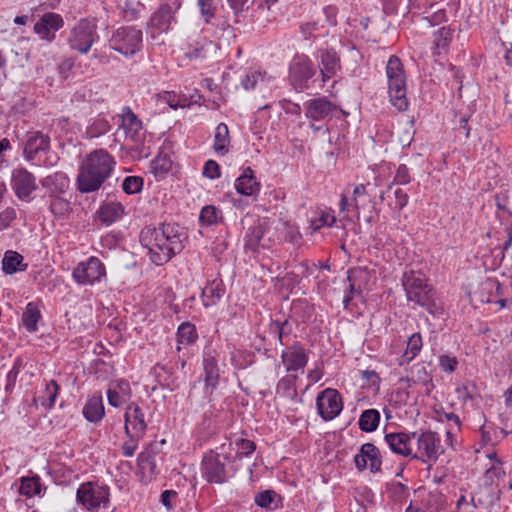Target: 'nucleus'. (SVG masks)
Returning <instances> with one entry per match:
<instances>
[{"instance_id": "774afa93", "label": "nucleus", "mask_w": 512, "mask_h": 512, "mask_svg": "<svg viewBox=\"0 0 512 512\" xmlns=\"http://www.w3.org/2000/svg\"><path fill=\"white\" fill-rule=\"evenodd\" d=\"M202 174L204 177L211 180L219 178L221 176V169L219 164L211 159L206 161L203 167Z\"/></svg>"}, {"instance_id": "603ef678", "label": "nucleus", "mask_w": 512, "mask_h": 512, "mask_svg": "<svg viewBox=\"0 0 512 512\" xmlns=\"http://www.w3.org/2000/svg\"><path fill=\"white\" fill-rule=\"evenodd\" d=\"M452 33L453 30L450 28V26H443L436 30L433 34V44L435 49L443 50L448 48L452 40Z\"/></svg>"}, {"instance_id": "e433bc0d", "label": "nucleus", "mask_w": 512, "mask_h": 512, "mask_svg": "<svg viewBox=\"0 0 512 512\" xmlns=\"http://www.w3.org/2000/svg\"><path fill=\"white\" fill-rule=\"evenodd\" d=\"M172 163L169 154L160 152L151 162V172L157 180H162L171 170Z\"/></svg>"}, {"instance_id": "5701e85b", "label": "nucleus", "mask_w": 512, "mask_h": 512, "mask_svg": "<svg viewBox=\"0 0 512 512\" xmlns=\"http://www.w3.org/2000/svg\"><path fill=\"white\" fill-rule=\"evenodd\" d=\"M50 136L42 131H29L23 149V155L27 161H34L40 152L50 149Z\"/></svg>"}, {"instance_id": "393cba45", "label": "nucleus", "mask_w": 512, "mask_h": 512, "mask_svg": "<svg viewBox=\"0 0 512 512\" xmlns=\"http://www.w3.org/2000/svg\"><path fill=\"white\" fill-rule=\"evenodd\" d=\"M412 439L411 433L407 432L386 433L384 436L385 442L393 453L411 458L414 455L411 447Z\"/></svg>"}, {"instance_id": "052dcab7", "label": "nucleus", "mask_w": 512, "mask_h": 512, "mask_svg": "<svg viewBox=\"0 0 512 512\" xmlns=\"http://www.w3.org/2000/svg\"><path fill=\"white\" fill-rule=\"evenodd\" d=\"M439 367L445 373H454L457 368L459 361L456 356L450 354H442L438 357Z\"/></svg>"}, {"instance_id": "49530a36", "label": "nucleus", "mask_w": 512, "mask_h": 512, "mask_svg": "<svg viewBox=\"0 0 512 512\" xmlns=\"http://www.w3.org/2000/svg\"><path fill=\"white\" fill-rule=\"evenodd\" d=\"M412 379L406 378V381L408 382V385H410V382L413 383H421L425 386H431L433 387L432 382V376L430 371H428L427 367L424 365V363H417L412 367Z\"/></svg>"}, {"instance_id": "69168bd1", "label": "nucleus", "mask_w": 512, "mask_h": 512, "mask_svg": "<svg viewBox=\"0 0 512 512\" xmlns=\"http://www.w3.org/2000/svg\"><path fill=\"white\" fill-rule=\"evenodd\" d=\"M263 80L264 76L260 71H250L242 78L241 85L245 90H252Z\"/></svg>"}, {"instance_id": "7c9ffc66", "label": "nucleus", "mask_w": 512, "mask_h": 512, "mask_svg": "<svg viewBox=\"0 0 512 512\" xmlns=\"http://www.w3.org/2000/svg\"><path fill=\"white\" fill-rule=\"evenodd\" d=\"M84 418L91 423H97L102 420L105 414L103 399L101 395L90 397L83 407Z\"/></svg>"}, {"instance_id": "473e14b6", "label": "nucleus", "mask_w": 512, "mask_h": 512, "mask_svg": "<svg viewBox=\"0 0 512 512\" xmlns=\"http://www.w3.org/2000/svg\"><path fill=\"white\" fill-rule=\"evenodd\" d=\"M230 142L228 126L225 123H219L214 133V152L219 156L226 155L229 152Z\"/></svg>"}, {"instance_id": "20e7f679", "label": "nucleus", "mask_w": 512, "mask_h": 512, "mask_svg": "<svg viewBox=\"0 0 512 512\" xmlns=\"http://www.w3.org/2000/svg\"><path fill=\"white\" fill-rule=\"evenodd\" d=\"M401 281L409 302L425 309L432 316L443 314V303L437 291L419 274L412 270L405 272Z\"/></svg>"}, {"instance_id": "4468645a", "label": "nucleus", "mask_w": 512, "mask_h": 512, "mask_svg": "<svg viewBox=\"0 0 512 512\" xmlns=\"http://www.w3.org/2000/svg\"><path fill=\"white\" fill-rule=\"evenodd\" d=\"M355 467L362 472L369 468L372 474L382 471V455L379 448L370 442L364 443L359 449V453L354 456Z\"/></svg>"}, {"instance_id": "4d7b16f0", "label": "nucleus", "mask_w": 512, "mask_h": 512, "mask_svg": "<svg viewBox=\"0 0 512 512\" xmlns=\"http://www.w3.org/2000/svg\"><path fill=\"white\" fill-rule=\"evenodd\" d=\"M144 180L140 176H127L122 182V189L126 194L133 195L141 192Z\"/></svg>"}, {"instance_id": "412c9836", "label": "nucleus", "mask_w": 512, "mask_h": 512, "mask_svg": "<svg viewBox=\"0 0 512 512\" xmlns=\"http://www.w3.org/2000/svg\"><path fill=\"white\" fill-rule=\"evenodd\" d=\"M337 106L326 96H320L308 100L305 103V117L311 122L323 121L331 118Z\"/></svg>"}, {"instance_id": "79ce46f5", "label": "nucleus", "mask_w": 512, "mask_h": 512, "mask_svg": "<svg viewBox=\"0 0 512 512\" xmlns=\"http://www.w3.org/2000/svg\"><path fill=\"white\" fill-rule=\"evenodd\" d=\"M296 380L297 375L282 377L277 383L276 393L287 399H295L297 397Z\"/></svg>"}, {"instance_id": "4c0bfd02", "label": "nucleus", "mask_w": 512, "mask_h": 512, "mask_svg": "<svg viewBox=\"0 0 512 512\" xmlns=\"http://www.w3.org/2000/svg\"><path fill=\"white\" fill-rule=\"evenodd\" d=\"M223 219L222 211L214 205L204 206L199 214V224L202 227L218 225Z\"/></svg>"}, {"instance_id": "0eeeda50", "label": "nucleus", "mask_w": 512, "mask_h": 512, "mask_svg": "<svg viewBox=\"0 0 512 512\" xmlns=\"http://www.w3.org/2000/svg\"><path fill=\"white\" fill-rule=\"evenodd\" d=\"M76 501L88 511L107 508L110 503V488L98 481L84 482L77 489Z\"/></svg>"}, {"instance_id": "6e6552de", "label": "nucleus", "mask_w": 512, "mask_h": 512, "mask_svg": "<svg viewBox=\"0 0 512 512\" xmlns=\"http://www.w3.org/2000/svg\"><path fill=\"white\" fill-rule=\"evenodd\" d=\"M99 38L96 20L94 18H82L72 28L68 44L72 50L86 54Z\"/></svg>"}, {"instance_id": "f8f14e48", "label": "nucleus", "mask_w": 512, "mask_h": 512, "mask_svg": "<svg viewBox=\"0 0 512 512\" xmlns=\"http://www.w3.org/2000/svg\"><path fill=\"white\" fill-rule=\"evenodd\" d=\"M72 275L79 285L92 286L106 277V268L99 258L91 256L86 261L80 262Z\"/></svg>"}, {"instance_id": "b1692460", "label": "nucleus", "mask_w": 512, "mask_h": 512, "mask_svg": "<svg viewBox=\"0 0 512 512\" xmlns=\"http://www.w3.org/2000/svg\"><path fill=\"white\" fill-rule=\"evenodd\" d=\"M40 184L45 189V195L51 198L64 195L70 186V179L66 173L57 171L42 178Z\"/></svg>"}, {"instance_id": "0e129e2a", "label": "nucleus", "mask_w": 512, "mask_h": 512, "mask_svg": "<svg viewBox=\"0 0 512 512\" xmlns=\"http://www.w3.org/2000/svg\"><path fill=\"white\" fill-rule=\"evenodd\" d=\"M275 495L276 493L273 490H265L257 493L254 501L259 507L271 510L273 509L271 505L274 501Z\"/></svg>"}, {"instance_id": "f3484780", "label": "nucleus", "mask_w": 512, "mask_h": 512, "mask_svg": "<svg viewBox=\"0 0 512 512\" xmlns=\"http://www.w3.org/2000/svg\"><path fill=\"white\" fill-rule=\"evenodd\" d=\"M11 187L17 198L22 201L30 199L31 194L38 188L36 177L24 167L13 169Z\"/></svg>"}, {"instance_id": "13d9d810", "label": "nucleus", "mask_w": 512, "mask_h": 512, "mask_svg": "<svg viewBox=\"0 0 512 512\" xmlns=\"http://www.w3.org/2000/svg\"><path fill=\"white\" fill-rule=\"evenodd\" d=\"M411 174L409 168L405 164H401L398 166L393 182L390 183L387 187V190H392L395 184L397 185H407L411 182Z\"/></svg>"}, {"instance_id": "72a5a7b5", "label": "nucleus", "mask_w": 512, "mask_h": 512, "mask_svg": "<svg viewBox=\"0 0 512 512\" xmlns=\"http://www.w3.org/2000/svg\"><path fill=\"white\" fill-rule=\"evenodd\" d=\"M125 208L124 206L119 202H108L103 204L98 213H99V219L102 223L106 225H110L119 219L122 218L124 215Z\"/></svg>"}, {"instance_id": "e2e57ef3", "label": "nucleus", "mask_w": 512, "mask_h": 512, "mask_svg": "<svg viewBox=\"0 0 512 512\" xmlns=\"http://www.w3.org/2000/svg\"><path fill=\"white\" fill-rule=\"evenodd\" d=\"M496 206L499 210L512 215V194L509 191H501L495 196Z\"/></svg>"}, {"instance_id": "a211bd4d", "label": "nucleus", "mask_w": 512, "mask_h": 512, "mask_svg": "<svg viewBox=\"0 0 512 512\" xmlns=\"http://www.w3.org/2000/svg\"><path fill=\"white\" fill-rule=\"evenodd\" d=\"M203 381L204 391L211 395L218 387L220 381V369L215 350L205 351L203 354Z\"/></svg>"}, {"instance_id": "423d86ee", "label": "nucleus", "mask_w": 512, "mask_h": 512, "mask_svg": "<svg viewBox=\"0 0 512 512\" xmlns=\"http://www.w3.org/2000/svg\"><path fill=\"white\" fill-rule=\"evenodd\" d=\"M316 74V65L306 54H296L289 63L288 82L298 93L311 87Z\"/></svg>"}, {"instance_id": "9d476101", "label": "nucleus", "mask_w": 512, "mask_h": 512, "mask_svg": "<svg viewBox=\"0 0 512 512\" xmlns=\"http://www.w3.org/2000/svg\"><path fill=\"white\" fill-rule=\"evenodd\" d=\"M413 439L417 442V453L412 459L420 460L423 463H435L443 453V447L439 435L431 430L411 432Z\"/></svg>"}, {"instance_id": "9b49d317", "label": "nucleus", "mask_w": 512, "mask_h": 512, "mask_svg": "<svg viewBox=\"0 0 512 512\" xmlns=\"http://www.w3.org/2000/svg\"><path fill=\"white\" fill-rule=\"evenodd\" d=\"M315 60L322 85L336 77L342 70L340 54L334 48L317 49Z\"/></svg>"}, {"instance_id": "ddd939ff", "label": "nucleus", "mask_w": 512, "mask_h": 512, "mask_svg": "<svg viewBox=\"0 0 512 512\" xmlns=\"http://www.w3.org/2000/svg\"><path fill=\"white\" fill-rule=\"evenodd\" d=\"M316 407L319 416L324 421L335 419L343 409L341 394L334 388H326L316 398Z\"/></svg>"}, {"instance_id": "338daca9", "label": "nucleus", "mask_w": 512, "mask_h": 512, "mask_svg": "<svg viewBox=\"0 0 512 512\" xmlns=\"http://www.w3.org/2000/svg\"><path fill=\"white\" fill-rule=\"evenodd\" d=\"M469 116H461L458 124L455 126V135L459 140L466 141L470 136L471 128L468 124Z\"/></svg>"}, {"instance_id": "f257e3e1", "label": "nucleus", "mask_w": 512, "mask_h": 512, "mask_svg": "<svg viewBox=\"0 0 512 512\" xmlns=\"http://www.w3.org/2000/svg\"><path fill=\"white\" fill-rule=\"evenodd\" d=\"M187 239L185 227L174 222L161 223L158 227L145 226L140 232V242L148 249L150 260L157 266L166 264L180 254Z\"/></svg>"}, {"instance_id": "cd10ccee", "label": "nucleus", "mask_w": 512, "mask_h": 512, "mask_svg": "<svg viewBox=\"0 0 512 512\" xmlns=\"http://www.w3.org/2000/svg\"><path fill=\"white\" fill-rule=\"evenodd\" d=\"M259 188L260 184L256 181L251 167H246L235 182V189L241 195L252 196Z\"/></svg>"}, {"instance_id": "58836bf2", "label": "nucleus", "mask_w": 512, "mask_h": 512, "mask_svg": "<svg viewBox=\"0 0 512 512\" xmlns=\"http://www.w3.org/2000/svg\"><path fill=\"white\" fill-rule=\"evenodd\" d=\"M177 350H181L182 344L191 345L194 344L198 339L197 330L194 324L190 322H183L179 325L177 329Z\"/></svg>"}, {"instance_id": "c85d7f7f", "label": "nucleus", "mask_w": 512, "mask_h": 512, "mask_svg": "<svg viewBox=\"0 0 512 512\" xmlns=\"http://www.w3.org/2000/svg\"><path fill=\"white\" fill-rule=\"evenodd\" d=\"M265 231V219L258 220L253 226L249 227L245 234V249L256 252L259 248H263Z\"/></svg>"}, {"instance_id": "aec40b11", "label": "nucleus", "mask_w": 512, "mask_h": 512, "mask_svg": "<svg viewBox=\"0 0 512 512\" xmlns=\"http://www.w3.org/2000/svg\"><path fill=\"white\" fill-rule=\"evenodd\" d=\"M124 419L126 435H133L134 438L144 437L147 430V423L145 421V414L138 404L130 403L127 406Z\"/></svg>"}, {"instance_id": "09e8293b", "label": "nucleus", "mask_w": 512, "mask_h": 512, "mask_svg": "<svg viewBox=\"0 0 512 512\" xmlns=\"http://www.w3.org/2000/svg\"><path fill=\"white\" fill-rule=\"evenodd\" d=\"M269 330L271 333L276 334L278 337V342L281 345H284V339L291 335L293 327L288 319H275L271 321Z\"/></svg>"}, {"instance_id": "bb28decb", "label": "nucleus", "mask_w": 512, "mask_h": 512, "mask_svg": "<svg viewBox=\"0 0 512 512\" xmlns=\"http://www.w3.org/2000/svg\"><path fill=\"white\" fill-rule=\"evenodd\" d=\"M225 292L226 288L221 278H215L211 281H208L201 294L203 305L206 308L217 305L224 296Z\"/></svg>"}, {"instance_id": "6ab92c4d", "label": "nucleus", "mask_w": 512, "mask_h": 512, "mask_svg": "<svg viewBox=\"0 0 512 512\" xmlns=\"http://www.w3.org/2000/svg\"><path fill=\"white\" fill-rule=\"evenodd\" d=\"M64 25V20L60 14L54 12L44 13L34 24L33 30L40 37L49 43L56 38V32Z\"/></svg>"}, {"instance_id": "f03ea898", "label": "nucleus", "mask_w": 512, "mask_h": 512, "mask_svg": "<svg viewBox=\"0 0 512 512\" xmlns=\"http://www.w3.org/2000/svg\"><path fill=\"white\" fill-rule=\"evenodd\" d=\"M115 166V158L106 149L99 148L90 152L79 167L76 179L78 191L88 194L99 190L111 177Z\"/></svg>"}, {"instance_id": "39448f33", "label": "nucleus", "mask_w": 512, "mask_h": 512, "mask_svg": "<svg viewBox=\"0 0 512 512\" xmlns=\"http://www.w3.org/2000/svg\"><path fill=\"white\" fill-rule=\"evenodd\" d=\"M386 75L388 78V92L392 105L399 111H405L408 108V99L406 97V75L401 59L396 55H391L386 66Z\"/></svg>"}, {"instance_id": "a18cd8bd", "label": "nucleus", "mask_w": 512, "mask_h": 512, "mask_svg": "<svg viewBox=\"0 0 512 512\" xmlns=\"http://www.w3.org/2000/svg\"><path fill=\"white\" fill-rule=\"evenodd\" d=\"M423 347L422 335L419 332L413 333L407 340L406 350L403 358L407 363L416 358Z\"/></svg>"}, {"instance_id": "bf43d9fd", "label": "nucleus", "mask_w": 512, "mask_h": 512, "mask_svg": "<svg viewBox=\"0 0 512 512\" xmlns=\"http://www.w3.org/2000/svg\"><path fill=\"white\" fill-rule=\"evenodd\" d=\"M197 6L205 23L209 24L215 17L216 6L213 0H197Z\"/></svg>"}, {"instance_id": "3c124183", "label": "nucleus", "mask_w": 512, "mask_h": 512, "mask_svg": "<svg viewBox=\"0 0 512 512\" xmlns=\"http://www.w3.org/2000/svg\"><path fill=\"white\" fill-rule=\"evenodd\" d=\"M60 387L55 380H50L43 391V394L40 396L41 405L47 409H50L55 404V400L58 396Z\"/></svg>"}, {"instance_id": "de8ad7c7", "label": "nucleus", "mask_w": 512, "mask_h": 512, "mask_svg": "<svg viewBox=\"0 0 512 512\" xmlns=\"http://www.w3.org/2000/svg\"><path fill=\"white\" fill-rule=\"evenodd\" d=\"M210 45L211 43L206 38L190 43L185 51V57L190 60L204 59L207 56V49Z\"/></svg>"}, {"instance_id": "a19ab883", "label": "nucleus", "mask_w": 512, "mask_h": 512, "mask_svg": "<svg viewBox=\"0 0 512 512\" xmlns=\"http://www.w3.org/2000/svg\"><path fill=\"white\" fill-rule=\"evenodd\" d=\"M111 129V124L107 118H105L102 115H98L97 117L93 118L89 125L86 128V137L87 138H98L107 132H109Z\"/></svg>"}, {"instance_id": "ea45409f", "label": "nucleus", "mask_w": 512, "mask_h": 512, "mask_svg": "<svg viewBox=\"0 0 512 512\" xmlns=\"http://www.w3.org/2000/svg\"><path fill=\"white\" fill-rule=\"evenodd\" d=\"M380 417V413L376 409L364 410L359 417V429L366 433L374 432L379 426Z\"/></svg>"}, {"instance_id": "c756f323", "label": "nucleus", "mask_w": 512, "mask_h": 512, "mask_svg": "<svg viewBox=\"0 0 512 512\" xmlns=\"http://www.w3.org/2000/svg\"><path fill=\"white\" fill-rule=\"evenodd\" d=\"M500 492H495L490 485L480 486L471 498V504L474 508L491 507L500 499Z\"/></svg>"}, {"instance_id": "c03bdc74", "label": "nucleus", "mask_w": 512, "mask_h": 512, "mask_svg": "<svg viewBox=\"0 0 512 512\" xmlns=\"http://www.w3.org/2000/svg\"><path fill=\"white\" fill-rule=\"evenodd\" d=\"M145 6L140 0H124L121 6L122 17L127 22H132L140 17Z\"/></svg>"}, {"instance_id": "864d4df0", "label": "nucleus", "mask_w": 512, "mask_h": 512, "mask_svg": "<svg viewBox=\"0 0 512 512\" xmlns=\"http://www.w3.org/2000/svg\"><path fill=\"white\" fill-rule=\"evenodd\" d=\"M348 282L359 284L361 288L365 289L370 280V271L366 267H354L347 272Z\"/></svg>"}, {"instance_id": "1a4fd4ad", "label": "nucleus", "mask_w": 512, "mask_h": 512, "mask_svg": "<svg viewBox=\"0 0 512 512\" xmlns=\"http://www.w3.org/2000/svg\"><path fill=\"white\" fill-rule=\"evenodd\" d=\"M109 46L126 57L133 56L142 49V30L132 26L119 27L109 39Z\"/></svg>"}, {"instance_id": "f704fd0d", "label": "nucleus", "mask_w": 512, "mask_h": 512, "mask_svg": "<svg viewBox=\"0 0 512 512\" xmlns=\"http://www.w3.org/2000/svg\"><path fill=\"white\" fill-rule=\"evenodd\" d=\"M27 265L23 264V256L12 250L5 252L2 259V270L5 274L11 275L17 271H24Z\"/></svg>"}, {"instance_id": "dca6fc26", "label": "nucleus", "mask_w": 512, "mask_h": 512, "mask_svg": "<svg viewBox=\"0 0 512 512\" xmlns=\"http://www.w3.org/2000/svg\"><path fill=\"white\" fill-rule=\"evenodd\" d=\"M182 5L181 0H170L169 3L160 5V7L152 14L149 26L156 29L160 33L168 32L173 23H176V12Z\"/></svg>"}, {"instance_id": "5fc2aeb1", "label": "nucleus", "mask_w": 512, "mask_h": 512, "mask_svg": "<svg viewBox=\"0 0 512 512\" xmlns=\"http://www.w3.org/2000/svg\"><path fill=\"white\" fill-rule=\"evenodd\" d=\"M336 218L332 210H324L318 217L312 218L310 221V228L313 232L318 231L322 227H332Z\"/></svg>"}, {"instance_id": "a878e982", "label": "nucleus", "mask_w": 512, "mask_h": 512, "mask_svg": "<svg viewBox=\"0 0 512 512\" xmlns=\"http://www.w3.org/2000/svg\"><path fill=\"white\" fill-rule=\"evenodd\" d=\"M121 127L124 129L126 137L132 141L137 142L140 140V132L143 129L142 121L132 111L129 106H124L121 112Z\"/></svg>"}, {"instance_id": "2eb2a0df", "label": "nucleus", "mask_w": 512, "mask_h": 512, "mask_svg": "<svg viewBox=\"0 0 512 512\" xmlns=\"http://www.w3.org/2000/svg\"><path fill=\"white\" fill-rule=\"evenodd\" d=\"M159 454V444L150 443L137 457L139 476L142 483L153 481L158 472L156 457Z\"/></svg>"}, {"instance_id": "c9c22d12", "label": "nucleus", "mask_w": 512, "mask_h": 512, "mask_svg": "<svg viewBox=\"0 0 512 512\" xmlns=\"http://www.w3.org/2000/svg\"><path fill=\"white\" fill-rule=\"evenodd\" d=\"M49 211L57 219H65L72 212L71 202L64 195L49 198Z\"/></svg>"}, {"instance_id": "680f3d73", "label": "nucleus", "mask_w": 512, "mask_h": 512, "mask_svg": "<svg viewBox=\"0 0 512 512\" xmlns=\"http://www.w3.org/2000/svg\"><path fill=\"white\" fill-rule=\"evenodd\" d=\"M263 234V249H269L272 245L280 241V237L276 233V227L267 220H265V231Z\"/></svg>"}, {"instance_id": "6e6d98bb", "label": "nucleus", "mask_w": 512, "mask_h": 512, "mask_svg": "<svg viewBox=\"0 0 512 512\" xmlns=\"http://www.w3.org/2000/svg\"><path fill=\"white\" fill-rule=\"evenodd\" d=\"M237 451L233 455L235 462L241 460L243 457H249L256 450V444L254 441L249 439L241 438L236 441Z\"/></svg>"}, {"instance_id": "8fccbe9b", "label": "nucleus", "mask_w": 512, "mask_h": 512, "mask_svg": "<svg viewBox=\"0 0 512 512\" xmlns=\"http://www.w3.org/2000/svg\"><path fill=\"white\" fill-rule=\"evenodd\" d=\"M488 293L487 296H491L495 299L504 298V288L495 278H486L480 283V294Z\"/></svg>"}, {"instance_id": "7ed1b4c3", "label": "nucleus", "mask_w": 512, "mask_h": 512, "mask_svg": "<svg viewBox=\"0 0 512 512\" xmlns=\"http://www.w3.org/2000/svg\"><path fill=\"white\" fill-rule=\"evenodd\" d=\"M233 443L225 438L222 443L205 452L201 461L203 478L210 484L226 483L236 471Z\"/></svg>"}, {"instance_id": "2f4dec72", "label": "nucleus", "mask_w": 512, "mask_h": 512, "mask_svg": "<svg viewBox=\"0 0 512 512\" xmlns=\"http://www.w3.org/2000/svg\"><path fill=\"white\" fill-rule=\"evenodd\" d=\"M42 318V313L37 302H29L22 313V324L25 329L34 333L38 330V322Z\"/></svg>"}, {"instance_id": "37998d69", "label": "nucleus", "mask_w": 512, "mask_h": 512, "mask_svg": "<svg viewBox=\"0 0 512 512\" xmlns=\"http://www.w3.org/2000/svg\"><path fill=\"white\" fill-rule=\"evenodd\" d=\"M20 481L19 494L27 498L40 495L42 485L39 476L22 477Z\"/></svg>"}, {"instance_id": "4be33fe9", "label": "nucleus", "mask_w": 512, "mask_h": 512, "mask_svg": "<svg viewBox=\"0 0 512 512\" xmlns=\"http://www.w3.org/2000/svg\"><path fill=\"white\" fill-rule=\"evenodd\" d=\"M282 362L287 372L302 370L308 363V354L304 346L296 341L281 353Z\"/></svg>"}]
</instances>
